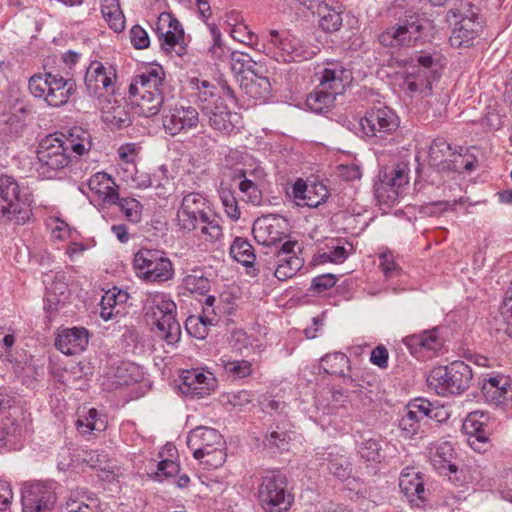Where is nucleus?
Returning a JSON list of instances; mask_svg holds the SVG:
<instances>
[{
    "label": "nucleus",
    "instance_id": "obj_18",
    "mask_svg": "<svg viewBox=\"0 0 512 512\" xmlns=\"http://www.w3.org/2000/svg\"><path fill=\"white\" fill-rule=\"evenodd\" d=\"M399 488L411 506L421 508L428 501L424 479L421 472L413 467H406L399 477Z\"/></svg>",
    "mask_w": 512,
    "mask_h": 512
},
{
    "label": "nucleus",
    "instance_id": "obj_8",
    "mask_svg": "<svg viewBox=\"0 0 512 512\" xmlns=\"http://www.w3.org/2000/svg\"><path fill=\"white\" fill-rule=\"evenodd\" d=\"M150 303L158 337L169 345L177 343L181 337V327L176 320L175 302L164 293H155L151 295Z\"/></svg>",
    "mask_w": 512,
    "mask_h": 512
},
{
    "label": "nucleus",
    "instance_id": "obj_51",
    "mask_svg": "<svg viewBox=\"0 0 512 512\" xmlns=\"http://www.w3.org/2000/svg\"><path fill=\"white\" fill-rule=\"evenodd\" d=\"M65 289L66 287L63 283L55 284L54 287L48 289L44 309L49 316H52L65 303Z\"/></svg>",
    "mask_w": 512,
    "mask_h": 512
},
{
    "label": "nucleus",
    "instance_id": "obj_40",
    "mask_svg": "<svg viewBox=\"0 0 512 512\" xmlns=\"http://www.w3.org/2000/svg\"><path fill=\"white\" fill-rule=\"evenodd\" d=\"M99 499L95 494L70 497L61 512H98Z\"/></svg>",
    "mask_w": 512,
    "mask_h": 512
},
{
    "label": "nucleus",
    "instance_id": "obj_20",
    "mask_svg": "<svg viewBox=\"0 0 512 512\" xmlns=\"http://www.w3.org/2000/svg\"><path fill=\"white\" fill-rule=\"evenodd\" d=\"M409 182L406 168L396 165L390 174H384L376 188V195L380 201L386 204H394L402 194V189Z\"/></svg>",
    "mask_w": 512,
    "mask_h": 512
},
{
    "label": "nucleus",
    "instance_id": "obj_37",
    "mask_svg": "<svg viewBox=\"0 0 512 512\" xmlns=\"http://www.w3.org/2000/svg\"><path fill=\"white\" fill-rule=\"evenodd\" d=\"M430 72L417 65H410L405 70L402 87L410 93L431 90Z\"/></svg>",
    "mask_w": 512,
    "mask_h": 512
},
{
    "label": "nucleus",
    "instance_id": "obj_10",
    "mask_svg": "<svg viewBox=\"0 0 512 512\" xmlns=\"http://www.w3.org/2000/svg\"><path fill=\"white\" fill-rule=\"evenodd\" d=\"M296 244L295 241H286L273 252H265L266 257L260 258L258 265L265 267L266 276L272 274L279 281H286L296 275L304 264V260L294 251Z\"/></svg>",
    "mask_w": 512,
    "mask_h": 512
},
{
    "label": "nucleus",
    "instance_id": "obj_58",
    "mask_svg": "<svg viewBox=\"0 0 512 512\" xmlns=\"http://www.w3.org/2000/svg\"><path fill=\"white\" fill-rule=\"evenodd\" d=\"M213 44L209 48V53L216 60H222L226 57L228 50L223 44L222 34L215 24L208 25Z\"/></svg>",
    "mask_w": 512,
    "mask_h": 512
},
{
    "label": "nucleus",
    "instance_id": "obj_48",
    "mask_svg": "<svg viewBox=\"0 0 512 512\" xmlns=\"http://www.w3.org/2000/svg\"><path fill=\"white\" fill-rule=\"evenodd\" d=\"M76 427L82 433H90L91 431H104L106 422L99 416L95 408L89 409L87 416L76 420Z\"/></svg>",
    "mask_w": 512,
    "mask_h": 512
},
{
    "label": "nucleus",
    "instance_id": "obj_38",
    "mask_svg": "<svg viewBox=\"0 0 512 512\" xmlns=\"http://www.w3.org/2000/svg\"><path fill=\"white\" fill-rule=\"evenodd\" d=\"M453 151L451 145L444 138H436L432 141L428 158L431 166L437 168L439 171H444V166L452 158Z\"/></svg>",
    "mask_w": 512,
    "mask_h": 512
},
{
    "label": "nucleus",
    "instance_id": "obj_27",
    "mask_svg": "<svg viewBox=\"0 0 512 512\" xmlns=\"http://www.w3.org/2000/svg\"><path fill=\"white\" fill-rule=\"evenodd\" d=\"M293 196L303 201V205L314 208L324 203L329 196L328 189L322 183L307 185L302 179H298L293 185Z\"/></svg>",
    "mask_w": 512,
    "mask_h": 512
},
{
    "label": "nucleus",
    "instance_id": "obj_2",
    "mask_svg": "<svg viewBox=\"0 0 512 512\" xmlns=\"http://www.w3.org/2000/svg\"><path fill=\"white\" fill-rule=\"evenodd\" d=\"M351 80V72L339 63H328L321 71L319 85L306 99L307 107L315 113L331 108L337 95L345 91Z\"/></svg>",
    "mask_w": 512,
    "mask_h": 512
},
{
    "label": "nucleus",
    "instance_id": "obj_62",
    "mask_svg": "<svg viewBox=\"0 0 512 512\" xmlns=\"http://www.w3.org/2000/svg\"><path fill=\"white\" fill-rule=\"evenodd\" d=\"M160 41V46L166 51H171L184 38V30L173 32L165 29L164 31H155Z\"/></svg>",
    "mask_w": 512,
    "mask_h": 512
},
{
    "label": "nucleus",
    "instance_id": "obj_50",
    "mask_svg": "<svg viewBox=\"0 0 512 512\" xmlns=\"http://www.w3.org/2000/svg\"><path fill=\"white\" fill-rule=\"evenodd\" d=\"M477 160L473 155L462 154L461 152H453L452 158L444 166V171H453L462 173L464 171L470 172L475 169Z\"/></svg>",
    "mask_w": 512,
    "mask_h": 512
},
{
    "label": "nucleus",
    "instance_id": "obj_49",
    "mask_svg": "<svg viewBox=\"0 0 512 512\" xmlns=\"http://www.w3.org/2000/svg\"><path fill=\"white\" fill-rule=\"evenodd\" d=\"M218 194L225 208L227 216L231 220L237 221L241 216V212L234 192L230 189V187H228L224 183H221L218 189Z\"/></svg>",
    "mask_w": 512,
    "mask_h": 512
},
{
    "label": "nucleus",
    "instance_id": "obj_6",
    "mask_svg": "<svg viewBox=\"0 0 512 512\" xmlns=\"http://www.w3.org/2000/svg\"><path fill=\"white\" fill-rule=\"evenodd\" d=\"M30 93L42 99L50 107L65 105L76 91V84L71 79L52 73L35 74L29 79Z\"/></svg>",
    "mask_w": 512,
    "mask_h": 512
},
{
    "label": "nucleus",
    "instance_id": "obj_13",
    "mask_svg": "<svg viewBox=\"0 0 512 512\" xmlns=\"http://www.w3.org/2000/svg\"><path fill=\"white\" fill-rule=\"evenodd\" d=\"M199 121L198 110L190 105L176 104L166 107L161 114L162 128L166 134L172 137L196 129Z\"/></svg>",
    "mask_w": 512,
    "mask_h": 512
},
{
    "label": "nucleus",
    "instance_id": "obj_55",
    "mask_svg": "<svg viewBox=\"0 0 512 512\" xmlns=\"http://www.w3.org/2000/svg\"><path fill=\"white\" fill-rule=\"evenodd\" d=\"M220 401L225 407L242 408L252 402V395L247 390H240L222 394Z\"/></svg>",
    "mask_w": 512,
    "mask_h": 512
},
{
    "label": "nucleus",
    "instance_id": "obj_17",
    "mask_svg": "<svg viewBox=\"0 0 512 512\" xmlns=\"http://www.w3.org/2000/svg\"><path fill=\"white\" fill-rule=\"evenodd\" d=\"M55 493L46 485L39 482L25 484L22 488L23 512H42L53 507Z\"/></svg>",
    "mask_w": 512,
    "mask_h": 512
},
{
    "label": "nucleus",
    "instance_id": "obj_16",
    "mask_svg": "<svg viewBox=\"0 0 512 512\" xmlns=\"http://www.w3.org/2000/svg\"><path fill=\"white\" fill-rule=\"evenodd\" d=\"M181 393L190 398H203L210 395L217 387V379L209 371L198 369L186 370L182 373Z\"/></svg>",
    "mask_w": 512,
    "mask_h": 512
},
{
    "label": "nucleus",
    "instance_id": "obj_23",
    "mask_svg": "<svg viewBox=\"0 0 512 512\" xmlns=\"http://www.w3.org/2000/svg\"><path fill=\"white\" fill-rule=\"evenodd\" d=\"M240 88L248 97L260 102L267 101L272 91L271 83L265 75L263 67L241 76Z\"/></svg>",
    "mask_w": 512,
    "mask_h": 512
},
{
    "label": "nucleus",
    "instance_id": "obj_52",
    "mask_svg": "<svg viewBox=\"0 0 512 512\" xmlns=\"http://www.w3.org/2000/svg\"><path fill=\"white\" fill-rule=\"evenodd\" d=\"M358 453L367 462H380L382 459L381 445L375 439H367L361 442Z\"/></svg>",
    "mask_w": 512,
    "mask_h": 512
},
{
    "label": "nucleus",
    "instance_id": "obj_32",
    "mask_svg": "<svg viewBox=\"0 0 512 512\" xmlns=\"http://www.w3.org/2000/svg\"><path fill=\"white\" fill-rule=\"evenodd\" d=\"M511 380L506 375H495L484 380L482 384V392L487 401L500 405L506 400Z\"/></svg>",
    "mask_w": 512,
    "mask_h": 512
},
{
    "label": "nucleus",
    "instance_id": "obj_45",
    "mask_svg": "<svg viewBox=\"0 0 512 512\" xmlns=\"http://www.w3.org/2000/svg\"><path fill=\"white\" fill-rule=\"evenodd\" d=\"M479 12L480 9L470 1H462L456 8L448 12V19L462 23L464 20L481 21L482 24L483 18Z\"/></svg>",
    "mask_w": 512,
    "mask_h": 512
},
{
    "label": "nucleus",
    "instance_id": "obj_24",
    "mask_svg": "<svg viewBox=\"0 0 512 512\" xmlns=\"http://www.w3.org/2000/svg\"><path fill=\"white\" fill-rule=\"evenodd\" d=\"M88 342V330L83 327H73L58 334L55 346L65 355H76L86 349Z\"/></svg>",
    "mask_w": 512,
    "mask_h": 512
},
{
    "label": "nucleus",
    "instance_id": "obj_63",
    "mask_svg": "<svg viewBox=\"0 0 512 512\" xmlns=\"http://www.w3.org/2000/svg\"><path fill=\"white\" fill-rule=\"evenodd\" d=\"M180 471L179 464L168 459L161 460L157 464V470L154 473V479L164 481L176 477Z\"/></svg>",
    "mask_w": 512,
    "mask_h": 512
},
{
    "label": "nucleus",
    "instance_id": "obj_31",
    "mask_svg": "<svg viewBox=\"0 0 512 512\" xmlns=\"http://www.w3.org/2000/svg\"><path fill=\"white\" fill-rule=\"evenodd\" d=\"M429 455L432 465L440 472L448 470L450 473H455L458 470L453 463L455 453L451 443L441 441L433 444L429 449Z\"/></svg>",
    "mask_w": 512,
    "mask_h": 512
},
{
    "label": "nucleus",
    "instance_id": "obj_33",
    "mask_svg": "<svg viewBox=\"0 0 512 512\" xmlns=\"http://www.w3.org/2000/svg\"><path fill=\"white\" fill-rule=\"evenodd\" d=\"M404 344L412 354L420 351L436 352L442 346V341L438 336L437 329L427 330L421 334H414L403 339Z\"/></svg>",
    "mask_w": 512,
    "mask_h": 512
},
{
    "label": "nucleus",
    "instance_id": "obj_19",
    "mask_svg": "<svg viewBox=\"0 0 512 512\" xmlns=\"http://www.w3.org/2000/svg\"><path fill=\"white\" fill-rule=\"evenodd\" d=\"M201 111L208 117L210 127L225 135L232 134L239 123V115L232 112L219 99L216 100L215 104H205Z\"/></svg>",
    "mask_w": 512,
    "mask_h": 512
},
{
    "label": "nucleus",
    "instance_id": "obj_64",
    "mask_svg": "<svg viewBox=\"0 0 512 512\" xmlns=\"http://www.w3.org/2000/svg\"><path fill=\"white\" fill-rule=\"evenodd\" d=\"M505 119V114H502L497 107L489 105L487 113L481 120V124L489 130H497L504 124Z\"/></svg>",
    "mask_w": 512,
    "mask_h": 512
},
{
    "label": "nucleus",
    "instance_id": "obj_7",
    "mask_svg": "<svg viewBox=\"0 0 512 512\" xmlns=\"http://www.w3.org/2000/svg\"><path fill=\"white\" fill-rule=\"evenodd\" d=\"M133 269L138 278L151 283L166 282L174 276L171 260L159 250L141 248L134 255Z\"/></svg>",
    "mask_w": 512,
    "mask_h": 512
},
{
    "label": "nucleus",
    "instance_id": "obj_60",
    "mask_svg": "<svg viewBox=\"0 0 512 512\" xmlns=\"http://www.w3.org/2000/svg\"><path fill=\"white\" fill-rule=\"evenodd\" d=\"M197 90L201 110H203L205 104H215L217 99L221 101L220 96L215 92V86L206 80L198 81Z\"/></svg>",
    "mask_w": 512,
    "mask_h": 512
},
{
    "label": "nucleus",
    "instance_id": "obj_47",
    "mask_svg": "<svg viewBox=\"0 0 512 512\" xmlns=\"http://www.w3.org/2000/svg\"><path fill=\"white\" fill-rule=\"evenodd\" d=\"M488 418L484 412H471L464 420L462 429L467 435L488 434L486 430Z\"/></svg>",
    "mask_w": 512,
    "mask_h": 512
},
{
    "label": "nucleus",
    "instance_id": "obj_25",
    "mask_svg": "<svg viewBox=\"0 0 512 512\" xmlns=\"http://www.w3.org/2000/svg\"><path fill=\"white\" fill-rule=\"evenodd\" d=\"M88 188L97 200L104 204H117L119 200L118 186L111 175L98 172L88 180Z\"/></svg>",
    "mask_w": 512,
    "mask_h": 512
},
{
    "label": "nucleus",
    "instance_id": "obj_56",
    "mask_svg": "<svg viewBox=\"0 0 512 512\" xmlns=\"http://www.w3.org/2000/svg\"><path fill=\"white\" fill-rule=\"evenodd\" d=\"M116 377L119 378L117 384L129 385L133 382H137L142 375L139 367L133 363L126 362L117 367Z\"/></svg>",
    "mask_w": 512,
    "mask_h": 512
},
{
    "label": "nucleus",
    "instance_id": "obj_21",
    "mask_svg": "<svg viewBox=\"0 0 512 512\" xmlns=\"http://www.w3.org/2000/svg\"><path fill=\"white\" fill-rule=\"evenodd\" d=\"M116 78V71L112 66L93 61L85 74L86 90L90 96L101 95L114 85Z\"/></svg>",
    "mask_w": 512,
    "mask_h": 512
},
{
    "label": "nucleus",
    "instance_id": "obj_34",
    "mask_svg": "<svg viewBox=\"0 0 512 512\" xmlns=\"http://www.w3.org/2000/svg\"><path fill=\"white\" fill-rule=\"evenodd\" d=\"M451 22L454 27L449 41L451 46L456 48L469 46L482 27L481 21L464 20L463 23L457 21Z\"/></svg>",
    "mask_w": 512,
    "mask_h": 512
},
{
    "label": "nucleus",
    "instance_id": "obj_39",
    "mask_svg": "<svg viewBox=\"0 0 512 512\" xmlns=\"http://www.w3.org/2000/svg\"><path fill=\"white\" fill-rule=\"evenodd\" d=\"M349 358L341 352L326 354L321 358V366L327 374L345 377L350 366Z\"/></svg>",
    "mask_w": 512,
    "mask_h": 512
},
{
    "label": "nucleus",
    "instance_id": "obj_12",
    "mask_svg": "<svg viewBox=\"0 0 512 512\" xmlns=\"http://www.w3.org/2000/svg\"><path fill=\"white\" fill-rule=\"evenodd\" d=\"M263 38V52L277 62H297L307 58V52L298 40L286 31L269 30Z\"/></svg>",
    "mask_w": 512,
    "mask_h": 512
},
{
    "label": "nucleus",
    "instance_id": "obj_30",
    "mask_svg": "<svg viewBox=\"0 0 512 512\" xmlns=\"http://www.w3.org/2000/svg\"><path fill=\"white\" fill-rule=\"evenodd\" d=\"M166 92L129 94L134 111L144 117H152L159 113L165 100Z\"/></svg>",
    "mask_w": 512,
    "mask_h": 512
},
{
    "label": "nucleus",
    "instance_id": "obj_1",
    "mask_svg": "<svg viewBox=\"0 0 512 512\" xmlns=\"http://www.w3.org/2000/svg\"><path fill=\"white\" fill-rule=\"evenodd\" d=\"M177 221L184 231L199 229V236L204 242L215 243L223 237L221 219L212 213L208 201L199 193H189L183 197Z\"/></svg>",
    "mask_w": 512,
    "mask_h": 512
},
{
    "label": "nucleus",
    "instance_id": "obj_22",
    "mask_svg": "<svg viewBox=\"0 0 512 512\" xmlns=\"http://www.w3.org/2000/svg\"><path fill=\"white\" fill-rule=\"evenodd\" d=\"M165 72L162 66L150 67L145 72L135 76L129 85V94H143L155 92H166L164 83Z\"/></svg>",
    "mask_w": 512,
    "mask_h": 512
},
{
    "label": "nucleus",
    "instance_id": "obj_46",
    "mask_svg": "<svg viewBox=\"0 0 512 512\" xmlns=\"http://www.w3.org/2000/svg\"><path fill=\"white\" fill-rule=\"evenodd\" d=\"M230 67L235 74L243 76L258 70L261 66L253 61L250 55L234 51L230 54Z\"/></svg>",
    "mask_w": 512,
    "mask_h": 512
},
{
    "label": "nucleus",
    "instance_id": "obj_5",
    "mask_svg": "<svg viewBox=\"0 0 512 512\" xmlns=\"http://www.w3.org/2000/svg\"><path fill=\"white\" fill-rule=\"evenodd\" d=\"M473 374L469 365L454 361L447 366L433 368L427 383L439 396L460 395L470 387Z\"/></svg>",
    "mask_w": 512,
    "mask_h": 512
},
{
    "label": "nucleus",
    "instance_id": "obj_59",
    "mask_svg": "<svg viewBox=\"0 0 512 512\" xmlns=\"http://www.w3.org/2000/svg\"><path fill=\"white\" fill-rule=\"evenodd\" d=\"M379 260V267L387 280L401 276L402 269L395 262L394 257L391 253L380 254Z\"/></svg>",
    "mask_w": 512,
    "mask_h": 512
},
{
    "label": "nucleus",
    "instance_id": "obj_29",
    "mask_svg": "<svg viewBox=\"0 0 512 512\" xmlns=\"http://www.w3.org/2000/svg\"><path fill=\"white\" fill-rule=\"evenodd\" d=\"M316 455L319 464L326 466L328 472L336 479L345 481L351 477L353 465L346 455L334 452L317 453Z\"/></svg>",
    "mask_w": 512,
    "mask_h": 512
},
{
    "label": "nucleus",
    "instance_id": "obj_26",
    "mask_svg": "<svg viewBox=\"0 0 512 512\" xmlns=\"http://www.w3.org/2000/svg\"><path fill=\"white\" fill-rule=\"evenodd\" d=\"M58 135L68 150L74 154V157L83 156L92 148L91 134L80 126H73L59 132Z\"/></svg>",
    "mask_w": 512,
    "mask_h": 512
},
{
    "label": "nucleus",
    "instance_id": "obj_15",
    "mask_svg": "<svg viewBox=\"0 0 512 512\" xmlns=\"http://www.w3.org/2000/svg\"><path fill=\"white\" fill-rule=\"evenodd\" d=\"M252 232L255 240L273 252L288 234V221L277 214H268L254 221Z\"/></svg>",
    "mask_w": 512,
    "mask_h": 512
},
{
    "label": "nucleus",
    "instance_id": "obj_9",
    "mask_svg": "<svg viewBox=\"0 0 512 512\" xmlns=\"http://www.w3.org/2000/svg\"><path fill=\"white\" fill-rule=\"evenodd\" d=\"M37 171L44 178L51 179L57 172L72 162V154L59 138L58 133L41 140L37 149Z\"/></svg>",
    "mask_w": 512,
    "mask_h": 512
},
{
    "label": "nucleus",
    "instance_id": "obj_41",
    "mask_svg": "<svg viewBox=\"0 0 512 512\" xmlns=\"http://www.w3.org/2000/svg\"><path fill=\"white\" fill-rule=\"evenodd\" d=\"M103 17L115 32H122L125 28V17L120 8L119 0H105L101 7Z\"/></svg>",
    "mask_w": 512,
    "mask_h": 512
},
{
    "label": "nucleus",
    "instance_id": "obj_57",
    "mask_svg": "<svg viewBox=\"0 0 512 512\" xmlns=\"http://www.w3.org/2000/svg\"><path fill=\"white\" fill-rule=\"evenodd\" d=\"M238 187L248 203L260 205L262 202V185L252 183L251 180H241Z\"/></svg>",
    "mask_w": 512,
    "mask_h": 512
},
{
    "label": "nucleus",
    "instance_id": "obj_4",
    "mask_svg": "<svg viewBox=\"0 0 512 512\" xmlns=\"http://www.w3.org/2000/svg\"><path fill=\"white\" fill-rule=\"evenodd\" d=\"M257 497L265 512H287L294 502L287 478L278 470L266 471L261 476Z\"/></svg>",
    "mask_w": 512,
    "mask_h": 512
},
{
    "label": "nucleus",
    "instance_id": "obj_42",
    "mask_svg": "<svg viewBox=\"0 0 512 512\" xmlns=\"http://www.w3.org/2000/svg\"><path fill=\"white\" fill-rule=\"evenodd\" d=\"M230 255L242 265L252 266L256 260L252 245L244 238L236 237L230 246Z\"/></svg>",
    "mask_w": 512,
    "mask_h": 512
},
{
    "label": "nucleus",
    "instance_id": "obj_11",
    "mask_svg": "<svg viewBox=\"0 0 512 512\" xmlns=\"http://www.w3.org/2000/svg\"><path fill=\"white\" fill-rule=\"evenodd\" d=\"M187 444L194 450V458L205 464L217 467L225 460L222 449L217 447L222 444V436L214 428L198 427L192 430L188 435Z\"/></svg>",
    "mask_w": 512,
    "mask_h": 512
},
{
    "label": "nucleus",
    "instance_id": "obj_61",
    "mask_svg": "<svg viewBox=\"0 0 512 512\" xmlns=\"http://www.w3.org/2000/svg\"><path fill=\"white\" fill-rule=\"evenodd\" d=\"M421 406H424V417L435 420L437 422H444L449 418L448 411L441 405L432 403L424 398H420Z\"/></svg>",
    "mask_w": 512,
    "mask_h": 512
},
{
    "label": "nucleus",
    "instance_id": "obj_43",
    "mask_svg": "<svg viewBox=\"0 0 512 512\" xmlns=\"http://www.w3.org/2000/svg\"><path fill=\"white\" fill-rule=\"evenodd\" d=\"M218 365L232 378H245L252 373V363L248 360H232L222 357L219 359Z\"/></svg>",
    "mask_w": 512,
    "mask_h": 512
},
{
    "label": "nucleus",
    "instance_id": "obj_3",
    "mask_svg": "<svg viewBox=\"0 0 512 512\" xmlns=\"http://www.w3.org/2000/svg\"><path fill=\"white\" fill-rule=\"evenodd\" d=\"M32 217L27 195L21 193L18 181L9 175H0V222L24 225Z\"/></svg>",
    "mask_w": 512,
    "mask_h": 512
},
{
    "label": "nucleus",
    "instance_id": "obj_35",
    "mask_svg": "<svg viewBox=\"0 0 512 512\" xmlns=\"http://www.w3.org/2000/svg\"><path fill=\"white\" fill-rule=\"evenodd\" d=\"M426 20L417 16L406 17L399 23V47H411L421 38Z\"/></svg>",
    "mask_w": 512,
    "mask_h": 512
},
{
    "label": "nucleus",
    "instance_id": "obj_54",
    "mask_svg": "<svg viewBox=\"0 0 512 512\" xmlns=\"http://www.w3.org/2000/svg\"><path fill=\"white\" fill-rule=\"evenodd\" d=\"M121 211L126 219L132 223H138L142 217V204L133 198H123L118 200Z\"/></svg>",
    "mask_w": 512,
    "mask_h": 512
},
{
    "label": "nucleus",
    "instance_id": "obj_36",
    "mask_svg": "<svg viewBox=\"0 0 512 512\" xmlns=\"http://www.w3.org/2000/svg\"><path fill=\"white\" fill-rule=\"evenodd\" d=\"M423 407L420 398H416L407 404L405 413L399 421V427L406 436L411 437L418 433L420 422L425 418Z\"/></svg>",
    "mask_w": 512,
    "mask_h": 512
},
{
    "label": "nucleus",
    "instance_id": "obj_53",
    "mask_svg": "<svg viewBox=\"0 0 512 512\" xmlns=\"http://www.w3.org/2000/svg\"><path fill=\"white\" fill-rule=\"evenodd\" d=\"M182 283L187 291L197 294H204L210 287L209 280L198 272L186 275Z\"/></svg>",
    "mask_w": 512,
    "mask_h": 512
},
{
    "label": "nucleus",
    "instance_id": "obj_44",
    "mask_svg": "<svg viewBox=\"0 0 512 512\" xmlns=\"http://www.w3.org/2000/svg\"><path fill=\"white\" fill-rule=\"evenodd\" d=\"M103 118L106 123L117 128L127 127L131 124L130 114L126 107L116 101L103 110Z\"/></svg>",
    "mask_w": 512,
    "mask_h": 512
},
{
    "label": "nucleus",
    "instance_id": "obj_28",
    "mask_svg": "<svg viewBox=\"0 0 512 512\" xmlns=\"http://www.w3.org/2000/svg\"><path fill=\"white\" fill-rule=\"evenodd\" d=\"M342 5L335 0H324L317 4L316 13L320 28L328 33L336 32L342 26Z\"/></svg>",
    "mask_w": 512,
    "mask_h": 512
},
{
    "label": "nucleus",
    "instance_id": "obj_14",
    "mask_svg": "<svg viewBox=\"0 0 512 512\" xmlns=\"http://www.w3.org/2000/svg\"><path fill=\"white\" fill-rule=\"evenodd\" d=\"M360 126L366 136L383 139L398 129L399 117L387 106L373 107L361 118Z\"/></svg>",
    "mask_w": 512,
    "mask_h": 512
}]
</instances>
